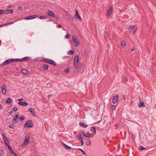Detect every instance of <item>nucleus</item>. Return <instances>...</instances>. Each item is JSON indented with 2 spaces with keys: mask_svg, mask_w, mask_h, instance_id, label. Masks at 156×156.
<instances>
[{
  "mask_svg": "<svg viewBox=\"0 0 156 156\" xmlns=\"http://www.w3.org/2000/svg\"><path fill=\"white\" fill-rule=\"evenodd\" d=\"M4 26H6V25H4V24L3 25H0V27H2Z\"/></svg>",
  "mask_w": 156,
  "mask_h": 156,
  "instance_id": "60",
  "label": "nucleus"
},
{
  "mask_svg": "<svg viewBox=\"0 0 156 156\" xmlns=\"http://www.w3.org/2000/svg\"><path fill=\"white\" fill-rule=\"evenodd\" d=\"M29 111L31 112V114L33 116H35L36 115V114L35 110L32 108H30L29 109Z\"/></svg>",
  "mask_w": 156,
  "mask_h": 156,
  "instance_id": "12",
  "label": "nucleus"
},
{
  "mask_svg": "<svg viewBox=\"0 0 156 156\" xmlns=\"http://www.w3.org/2000/svg\"><path fill=\"white\" fill-rule=\"evenodd\" d=\"M57 27L58 28H60L62 26L60 24H58L57 25Z\"/></svg>",
  "mask_w": 156,
  "mask_h": 156,
  "instance_id": "49",
  "label": "nucleus"
},
{
  "mask_svg": "<svg viewBox=\"0 0 156 156\" xmlns=\"http://www.w3.org/2000/svg\"><path fill=\"white\" fill-rule=\"evenodd\" d=\"M19 115L17 114L15 115L14 116L13 119L12 120V123H17L19 120Z\"/></svg>",
  "mask_w": 156,
  "mask_h": 156,
  "instance_id": "8",
  "label": "nucleus"
},
{
  "mask_svg": "<svg viewBox=\"0 0 156 156\" xmlns=\"http://www.w3.org/2000/svg\"><path fill=\"white\" fill-rule=\"evenodd\" d=\"M13 23V22H9L7 23H6L4 24V25H6V26H7L9 24H12Z\"/></svg>",
  "mask_w": 156,
  "mask_h": 156,
  "instance_id": "40",
  "label": "nucleus"
},
{
  "mask_svg": "<svg viewBox=\"0 0 156 156\" xmlns=\"http://www.w3.org/2000/svg\"><path fill=\"white\" fill-rule=\"evenodd\" d=\"M30 142L29 141V136L28 135H26L25 137V138L23 144L24 145L27 146Z\"/></svg>",
  "mask_w": 156,
  "mask_h": 156,
  "instance_id": "5",
  "label": "nucleus"
},
{
  "mask_svg": "<svg viewBox=\"0 0 156 156\" xmlns=\"http://www.w3.org/2000/svg\"><path fill=\"white\" fill-rule=\"evenodd\" d=\"M80 140V141H81V142L82 144V145H83V139H81V140Z\"/></svg>",
  "mask_w": 156,
  "mask_h": 156,
  "instance_id": "50",
  "label": "nucleus"
},
{
  "mask_svg": "<svg viewBox=\"0 0 156 156\" xmlns=\"http://www.w3.org/2000/svg\"><path fill=\"white\" fill-rule=\"evenodd\" d=\"M8 150L9 151H10L11 154L12 155H13V153H14V151L12 150V149L11 147V149H8Z\"/></svg>",
  "mask_w": 156,
  "mask_h": 156,
  "instance_id": "36",
  "label": "nucleus"
},
{
  "mask_svg": "<svg viewBox=\"0 0 156 156\" xmlns=\"http://www.w3.org/2000/svg\"><path fill=\"white\" fill-rule=\"evenodd\" d=\"M111 108L112 110H115L116 108V106L114 105H112L111 106Z\"/></svg>",
  "mask_w": 156,
  "mask_h": 156,
  "instance_id": "33",
  "label": "nucleus"
},
{
  "mask_svg": "<svg viewBox=\"0 0 156 156\" xmlns=\"http://www.w3.org/2000/svg\"><path fill=\"white\" fill-rule=\"evenodd\" d=\"M13 12V9L11 10H6L4 11V13L5 14H8L9 13H12Z\"/></svg>",
  "mask_w": 156,
  "mask_h": 156,
  "instance_id": "18",
  "label": "nucleus"
},
{
  "mask_svg": "<svg viewBox=\"0 0 156 156\" xmlns=\"http://www.w3.org/2000/svg\"><path fill=\"white\" fill-rule=\"evenodd\" d=\"M6 91V90L5 89V90H2V93L4 94H5Z\"/></svg>",
  "mask_w": 156,
  "mask_h": 156,
  "instance_id": "41",
  "label": "nucleus"
},
{
  "mask_svg": "<svg viewBox=\"0 0 156 156\" xmlns=\"http://www.w3.org/2000/svg\"><path fill=\"white\" fill-rule=\"evenodd\" d=\"M68 17L70 20H72L73 19V18L72 17V16L70 15H69V16H68Z\"/></svg>",
  "mask_w": 156,
  "mask_h": 156,
  "instance_id": "46",
  "label": "nucleus"
},
{
  "mask_svg": "<svg viewBox=\"0 0 156 156\" xmlns=\"http://www.w3.org/2000/svg\"><path fill=\"white\" fill-rule=\"evenodd\" d=\"M8 142H6L5 143L6 146V145H8Z\"/></svg>",
  "mask_w": 156,
  "mask_h": 156,
  "instance_id": "62",
  "label": "nucleus"
},
{
  "mask_svg": "<svg viewBox=\"0 0 156 156\" xmlns=\"http://www.w3.org/2000/svg\"><path fill=\"white\" fill-rule=\"evenodd\" d=\"M1 88L2 90H5V84H3V85L1 87Z\"/></svg>",
  "mask_w": 156,
  "mask_h": 156,
  "instance_id": "39",
  "label": "nucleus"
},
{
  "mask_svg": "<svg viewBox=\"0 0 156 156\" xmlns=\"http://www.w3.org/2000/svg\"><path fill=\"white\" fill-rule=\"evenodd\" d=\"M115 127H116V128H115V129H117V124H115Z\"/></svg>",
  "mask_w": 156,
  "mask_h": 156,
  "instance_id": "61",
  "label": "nucleus"
},
{
  "mask_svg": "<svg viewBox=\"0 0 156 156\" xmlns=\"http://www.w3.org/2000/svg\"><path fill=\"white\" fill-rule=\"evenodd\" d=\"M139 149L141 150H143L146 149L142 146H140L139 147Z\"/></svg>",
  "mask_w": 156,
  "mask_h": 156,
  "instance_id": "34",
  "label": "nucleus"
},
{
  "mask_svg": "<svg viewBox=\"0 0 156 156\" xmlns=\"http://www.w3.org/2000/svg\"><path fill=\"white\" fill-rule=\"evenodd\" d=\"M2 138H3V139L4 138H5V137H6V136L3 133L2 135Z\"/></svg>",
  "mask_w": 156,
  "mask_h": 156,
  "instance_id": "48",
  "label": "nucleus"
},
{
  "mask_svg": "<svg viewBox=\"0 0 156 156\" xmlns=\"http://www.w3.org/2000/svg\"><path fill=\"white\" fill-rule=\"evenodd\" d=\"M23 7L21 6H19L18 7V9L19 10H21L22 9Z\"/></svg>",
  "mask_w": 156,
  "mask_h": 156,
  "instance_id": "45",
  "label": "nucleus"
},
{
  "mask_svg": "<svg viewBox=\"0 0 156 156\" xmlns=\"http://www.w3.org/2000/svg\"><path fill=\"white\" fill-rule=\"evenodd\" d=\"M43 61L44 62L52 65L54 66L56 65V64L55 63L54 61L50 59L44 58Z\"/></svg>",
  "mask_w": 156,
  "mask_h": 156,
  "instance_id": "2",
  "label": "nucleus"
},
{
  "mask_svg": "<svg viewBox=\"0 0 156 156\" xmlns=\"http://www.w3.org/2000/svg\"><path fill=\"white\" fill-rule=\"evenodd\" d=\"M18 104L22 106H26L28 104L26 102H20L18 103Z\"/></svg>",
  "mask_w": 156,
  "mask_h": 156,
  "instance_id": "19",
  "label": "nucleus"
},
{
  "mask_svg": "<svg viewBox=\"0 0 156 156\" xmlns=\"http://www.w3.org/2000/svg\"><path fill=\"white\" fill-rule=\"evenodd\" d=\"M121 44L122 46H123V47H124L126 45V43L125 41L123 40L122 41H121Z\"/></svg>",
  "mask_w": 156,
  "mask_h": 156,
  "instance_id": "30",
  "label": "nucleus"
},
{
  "mask_svg": "<svg viewBox=\"0 0 156 156\" xmlns=\"http://www.w3.org/2000/svg\"><path fill=\"white\" fill-rule=\"evenodd\" d=\"M73 66L77 71L79 72L81 70V68L79 67V63L73 62Z\"/></svg>",
  "mask_w": 156,
  "mask_h": 156,
  "instance_id": "11",
  "label": "nucleus"
},
{
  "mask_svg": "<svg viewBox=\"0 0 156 156\" xmlns=\"http://www.w3.org/2000/svg\"><path fill=\"white\" fill-rule=\"evenodd\" d=\"M112 10V6H110L108 11L107 13L106 14V16L108 18H109V17L111 16Z\"/></svg>",
  "mask_w": 156,
  "mask_h": 156,
  "instance_id": "6",
  "label": "nucleus"
},
{
  "mask_svg": "<svg viewBox=\"0 0 156 156\" xmlns=\"http://www.w3.org/2000/svg\"><path fill=\"white\" fill-rule=\"evenodd\" d=\"M6 146L7 147L8 149H11V147H10V146L9 144H8V145H6Z\"/></svg>",
  "mask_w": 156,
  "mask_h": 156,
  "instance_id": "51",
  "label": "nucleus"
},
{
  "mask_svg": "<svg viewBox=\"0 0 156 156\" xmlns=\"http://www.w3.org/2000/svg\"><path fill=\"white\" fill-rule=\"evenodd\" d=\"M80 135H77V138L79 139V140H81L82 138L81 137V135L80 133H79Z\"/></svg>",
  "mask_w": 156,
  "mask_h": 156,
  "instance_id": "37",
  "label": "nucleus"
},
{
  "mask_svg": "<svg viewBox=\"0 0 156 156\" xmlns=\"http://www.w3.org/2000/svg\"><path fill=\"white\" fill-rule=\"evenodd\" d=\"M33 126V123L31 120H28L24 125V127L27 128L32 127Z\"/></svg>",
  "mask_w": 156,
  "mask_h": 156,
  "instance_id": "3",
  "label": "nucleus"
},
{
  "mask_svg": "<svg viewBox=\"0 0 156 156\" xmlns=\"http://www.w3.org/2000/svg\"><path fill=\"white\" fill-rule=\"evenodd\" d=\"M62 144L64 145V146L65 147L66 149L67 150H70L71 147L68 146L67 145L65 144L64 143H62Z\"/></svg>",
  "mask_w": 156,
  "mask_h": 156,
  "instance_id": "21",
  "label": "nucleus"
},
{
  "mask_svg": "<svg viewBox=\"0 0 156 156\" xmlns=\"http://www.w3.org/2000/svg\"><path fill=\"white\" fill-rule=\"evenodd\" d=\"M43 68L45 69H47L48 68V66L46 64H43Z\"/></svg>",
  "mask_w": 156,
  "mask_h": 156,
  "instance_id": "27",
  "label": "nucleus"
},
{
  "mask_svg": "<svg viewBox=\"0 0 156 156\" xmlns=\"http://www.w3.org/2000/svg\"><path fill=\"white\" fill-rule=\"evenodd\" d=\"M74 53V51L73 50H71L67 52V54L68 55H72Z\"/></svg>",
  "mask_w": 156,
  "mask_h": 156,
  "instance_id": "24",
  "label": "nucleus"
},
{
  "mask_svg": "<svg viewBox=\"0 0 156 156\" xmlns=\"http://www.w3.org/2000/svg\"><path fill=\"white\" fill-rule=\"evenodd\" d=\"M135 50V48L134 47H133L132 49V51H134Z\"/></svg>",
  "mask_w": 156,
  "mask_h": 156,
  "instance_id": "56",
  "label": "nucleus"
},
{
  "mask_svg": "<svg viewBox=\"0 0 156 156\" xmlns=\"http://www.w3.org/2000/svg\"><path fill=\"white\" fill-rule=\"evenodd\" d=\"M69 57H70L69 56H65L63 58H69Z\"/></svg>",
  "mask_w": 156,
  "mask_h": 156,
  "instance_id": "57",
  "label": "nucleus"
},
{
  "mask_svg": "<svg viewBox=\"0 0 156 156\" xmlns=\"http://www.w3.org/2000/svg\"><path fill=\"white\" fill-rule=\"evenodd\" d=\"M73 40L74 42V45L76 47L78 46L79 45V42L78 41L76 36L75 35L73 36Z\"/></svg>",
  "mask_w": 156,
  "mask_h": 156,
  "instance_id": "4",
  "label": "nucleus"
},
{
  "mask_svg": "<svg viewBox=\"0 0 156 156\" xmlns=\"http://www.w3.org/2000/svg\"><path fill=\"white\" fill-rule=\"evenodd\" d=\"M13 154L14 155V156H17V155L16 154V153H15V152L13 153Z\"/></svg>",
  "mask_w": 156,
  "mask_h": 156,
  "instance_id": "58",
  "label": "nucleus"
},
{
  "mask_svg": "<svg viewBox=\"0 0 156 156\" xmlns=\"http://www.w3.org/2000/svg\"><path fill=\"white\" fill-rule=\"evenodd\" d=\"M14 125L13 124H11L9 125V127L10 128H12L14 126Z\"/></svg>",
  "mask_w": 156,
  "mask_h": 156,
  "instance_id": "42",
  "label": "nucleus"
},
{
  "mask_svg": "<svg viewBox=\"0 0 156 156\" xmlns=\"http://www.w3.org/2000/svg\"><path fill=\"white\" fill-rule=\"evenodd\" d=\"M4 13V11L2 10H0V15Z\"/></svg>",
  "mask_w": 156,
  "mask_h": 156,
  "instance_id": "43",
  "label": "nucleus"
},
{
  "mask_svg": "<svg viewBox=\"0 0 156 156\" xmlns=\"http://www.w3.org/2000/svg\"><path fill=\"white\" fill-rule=\"evenodd\" d=\"M51 96V95L50 94H49L48 96V98H49Z\"/></svg>",
  "mask_w": 156,
  "mask_h": 156,
  "instance_id": "63",
  "label": "nucleus"
},
{
  "mask_svg": "<svg viewBox=\"0 0 156 156\" xmlns=\"http://www.w3.org/2000/svg\"><path fill=\"white\" fill-rule=\"evenodd\" d=\"M5 103L7 104L11 103L12 102V100L10 98H9L5 101Z\"/></svg>",
  "mask_w": 156,
  "mask_h": 156,
  "instance_id": "23",
  "label": "nucleus"
},
{
  "mask_svg": "<svg viewBox=\"0 0 156 156\" xmlns=\"http://www.w3.org/2000/svg\"><path fill=\"white\" fill-rule=\"evenodd\" d=\"M18 101H20V102H21V101H23V98H19L18 99Z\"/></svg>",
  "mask_w": 156,
  "mask_h": 156,
  "instance_id": "52",
  "label": "nucleus"
},
{
  "mask_svg": "<svg viewBox=\"0 0 156 156\" xmlns=\"http://www.w3.org/2000/svg\"><path fill=\"white\" fill-rule=\"evenodd\" d=\"M78 150H79L80 151H81V152H82L83 153V154H86V153H85V151L83 150H82V149L78 148Z\"/></svg>",
  "mask_w": 156,
  "mask_h": 156,
  "instance_id": "38",
  "label": "nucleus"
},
{
  "mask_svg": "<svg viewBox=\"0 0 156 156\" xmlns=\"http://www.w3.org/2000/svg\"><path fill=\"white\" fill-rule=\"evenodd\" d=\"M118 95H116L113 97L112 101L113 103L115 104L118 101Z\"/></svg>",
  "mask_w": 156,
  "mask_h": 156,
  "instance_id": "9",
  "label": "nucleus"
},
{
  "mask_svg": "<svg viewBox=\"0 0 156 156\" xmlns=\"http://www.w3.org/2000/svg\"><path fill=\"white\" fill-rule=\"evenodd\" d=\"M13 113V112L12 111H10V112H9V113L10 114H12Z\"/></svg>",
  "mask_w": 156,
  "mask_h": 156,
  "instance_id": "55",
  "label": "nucleus"
},
{
  "mask_svg": "<svg viewBox=\"0 0 156 156\" xmlns=\"http://www.w3.org/2000/svg\"><path fill=\"white\" fill-rule=\"evenodd\" d=\"M18 60L16 59V58L15 59H9L5 61L2 64V66L6 65L9 63H12L13 62H17Z\"/></svg>",
  "mask_w": 156,
  "mask_h": 156,
  "instance_id": "1",
  "label": "nucleus"
},
{
  "mask_svg": "<svg viewBox=\"0 0 156 156\" xmlns=\"http://www.w3.org/2000/svg\"><path fill=\"white\" fill-rule=\"evenodd\" d=\"M79 57L78 55H76L74 57V62L79 63Z\"/></svg>",
  "mask_w": 156,
  "mask_h": 156,
  "instance_id": "15",
  "label": "nucleus"
},
{
  "mask_svg": "<svg viewBox=\"0 0 156 156\" xmlns=\"http://www.w3.org/2000/svg\"><path fill=\"white\" fill-rule=\"evenodd\" d=\"M4 152L2 150H0V156H3V155Z\"/></svg>",
  "mask_w": 156,
  "mask_h": 156,
  "instance_id": "32",
  "label": "nucleus"
},
{
  "mask_svg": "<svg viewBox=\"0 0 156 156\" xmlns=\"http://www.w3.org/2000/svg\"><path fill=\"white\" fill-rule=\"evenodd\" d=\"M3 139V140L4 143H5L6 142H8V143H9V140L6 138V137H5V138H4Z\"/></svg>",
  "mask_w": 156,
  "mask_h": 156,
  "instance_id": "29",
  "label": "nucleus"
},
{
  "mask_svg": "<svg viewBox=\"0 0 156 156\" xmlns=\"http://www.w3.org/2000/svg\"><path fill=\"white\" fill-rule=\"evenodd\" d=\"M38 17V16L37 15H35L32 16H30L27 17H26L25 19H24L25 20H31L33 19H34L36 18H37Z\"/></svg>",
  "mask_w": 156,
  "mask_h": 156,
  "instance_id": "10",
  "label": "nucleus"
},
{
  "mask_svg": "<svg viewBox=\"0 0 156 156\" xmlns=\"http://www.w3.org/2000/svg\"><path fill=\"white\" fill-rule=\"evenodd\" d=\"M70 35L69 34H67L66 35V37L67 38H68L70 37Z\"/></svg>",
  "mask_w": 156,
  "mask_h": 156,
  "instance_id": "47",
  "label": "nucleus"
},
{
  "mask_svg": "<svg viewBox=\"0 0 156 156\" xmlns=\"http://www.w3.org/2000/svg\"><path fill=\"white\" fill-rule=\"evenodd\" d=\"M12 110H13L14 112H16L17 111L18 109V108L17 107H14L12 108Z\"/></svg>",
  "mask_w": 156,
  "mask_h": 156,
  "instance_id": "35",
  "label": "nucleus"
},
{
  "mask_svg": "<svg viewBox=\"0 0 156 156\" xmlns=\"http://www.w3.org/2000/svg\"><path fill=\"white\" fill-rule=\"evenodd\" d=\"M48 15L49 16L54 17L55 15L54 13L51 11H48Z\"/></svg>",
  "mask_w": 156,
  "mask_h": 156,
  "instance_id": "14",
  "label": "nucleus"
},
{
  "mask_svg": "<svg viewBox=\"0 0 156 156\" xmlns=\"http://www.w3.org/2000/svg\"><path fill=\"white\" fill-rule=\"evenodd\" d=\"M58 19V16H56V19Z\"/></svg>",
  "mask_w": 156,
  "mask_h": 156,
  "instance_id": "64",
  "label": "nucleus"
},
{
  "mask_svg": "<svg viewBox=\"0 0 156 156\" xmlns=\"http://www.w3.org/2000/svg\"><path fill=\"white\" fill-rule=\"evenodd\" d=\"M92 136V135L89 133H87L85 134V136L86 137H90Z\"/></svg>",
  "mask_w": 156,
  "mask_h": 156,
  "instance_id": "25",
  "label": "nucleus"
},
{
  "mask_svg": "<svg viewBox=\"0 0 156 156\" xmlns=\"http://www.w3.org/2000/svg\"><path fill=\"white\" fill-rule=\"evenodd\" d=\"M90 130L91 131L93 132L94 134H96V129L95 127H92L90 128Z\"/></svg>",
  "mask_w": 156,
  "mask_h": 156,
  "instance_id": "20",
  "label": "nucleus"
},
{
  "mask_svg": "<svg viewBox=\"0 0 156 156\" xmlns=\"http://www.w3.org/2000/svg\"><path fill=\"white\" fill-rule=\"evenodd\" d=\"M129 29L130 30H132V29L134 30V32H135L137 30V27H136L135 26L133 25V26H131L129 27Z\"/></svg>",
  "mask_w": 156,
  "mask_h": 156,
  "instance_id": "16",
  "label": "nucleus"
},
{
  "mask_svg": "<svg viewBox=\"0 0 156 156\" xmlns=\"http://www.w3.org/2000/svg\"><path fill=\"white\" fill-rule=\"evenodd\" d=\"M75 10L76 13L75 16V18L76 19H79L80 20H81V18L79 14V13L77 9H76Z\"/></svg>",
  "mask_w": 156,
  "mask_h": 156,
  "instance_id": "13",
  "label": "nucleus"
},
{
  "mask_svg": "<svg viewBox=\"0 0 156 156\" xmlns=\"http://www.w3.org/2000/svg\"><path fill=\"white\" fill-rule=\"evenodd\" d=\"M22 71L23 73L24 74H27L28 73V71L26 69H23Z\"/></svg>",
  "mask_w": 156,
  "mask_h": 156,
  "instance_id": "26",
  "label": "nucleus"
},
{
  "mask_svg": "<svg viewBox=\"0 0 156 156\" xmlns=\"http://www.w3.org/2000/svg\"><path fill=\"white\" fill-rule=\"evenodd\" d=\"M25 119V117L24 116H21L20 117V120L21 121H22L24 120Z\"/></svg>",
  "mask_w": 156,
  "mask_h": 156,
  "instance_id": "31",
  "label": "nucleus"
},
{
  "mask_svg": "<svg viewBox=\"0 0 156 156\" xmlns=\"http://www.w3.org/2000/svg\"><path fill=\"white\" fill-rule=\"evenodd\" d=\"M30 59L31 58L29 57H25L21 59L16 58V59L18 60L17 61V62H23L25 61H28L30 60Z\"/></svg>",
  "mask_w": 156,
  "mask_h": 156,
  "instance_id": "7",
  "label": "nucleus"
},
{
  "mask_svg": "<svg viewBox=\"0 0 156 156\" xmlns=\"http://www.w3.org/2000/svg\"><path fill=\"white\" fill-rule=\"evenodd\" d=\"M11 7H12V5H9L8 6V9H9V8H11Z\"/></svg>",
  "mask_w": 156,
  "mask_h": 156,
  "instance_id": "54",
  "label": "nucleus"
},
{
  "mask_svg": "<svg viewBox=\"0 0 156 156\" xmlns=\"http://www.w3.org/2000/svg\"><path fill=\"white\" fill-rule=\"evenodd\" d=\"M39 18L43 20V19H45L47 18H46V16H41L39 17Z\"/></svg>",
  "mask_w": 156,
  "mask_h": 156,
  "instance_id": "28",
  "label": "nucleus"
},
{
  "mask_svg": "<svg viewBox=\"0 0 156 156\" xmlns=\"http://www.w3.org/2000/svg\"><path fill=\"white\" fill-rule=\"evenodd\" d=\"M65 73L67 74L69 72V70L68 69H66L64 70Z\"/></svg>",
  "mask_w": 156,
  "mask_h": 156,
  "instance_id": "44",
  "label": "nucleus"
},
{
  "mask_svg": "<svg viewBox=\"0 0 156 156\" xmlns=\"http://www.w3.org/2000/svg\"><path fill=\"white\" fill-rule=\"evenodd\" d=\"M79 125L84 128H87L88 125L86 123L80 122L79 123Z\"/></svg>",
  "mask_w": 156,
  "mask_h": 156,
  "instance_id": "17",
  "label": "nucleus"
},
{
  "mask_svg": "<svg viewBox=\"0 0 156 156\" xmlns=\"http://www.w3.org/2000/svg\"><path fill=\"white\" fill-rule=\"evenodd\" d=\"M124 80H125L126 82H127V81H128V79H127V78L126 77H125V79H124Z\"/></svg>",
  "mask_w": 156,
  "mask_h": 156,
  "instance_id": "59",
  "label": "nucleus"
},
{
  "mask_svg": "<svg viewBox=\"0 0 156 156\" xmlns=\"http://www.w3.org/2000/svg\"><path fill=\"white\" fill-rule=\"evenodd\" d=\"M82 134H83V135L85 136V134L86 133H85V132H84V131H82Z\"/></svg>",
  "mask_w": 156,
  "mask_h": 156,
  "instance_id": "53",
  "label": "nucleus"
},
{
  "mask_svg": "<svg viewBox=\"0 0 156 156\" xmlns=\"http://www.w3.org/2000/svg\"><path fill=\"white\" fill-rule=\"evenodd\" d=\"M145 106L144 103L143 102H141L138 104V107L140 108Z\"/></svg>",
  "mask_w": 156,
  "mask_h": 156,
  "instance_id": "22",
  "label": "nucleus"
}]
</instances>
